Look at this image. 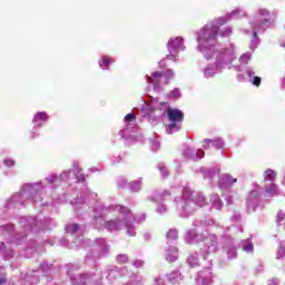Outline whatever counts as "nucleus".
I'll list each match as a JSON object with an SVG mask.
<instances>
[{
	"mask_svg": "<svg viewBox=\"0 0 285 285\" xmlns=\"http://www.w3.org/2000/svg\"><path fill=\"white\" fill-rule=\"evenodd\" d=\"M92 210L91 224L94 227L98 229L106 228L109 233H118V230L125 229L129 237L137 235V228L132 222H136V224L146 222V214L134 216L132 212L122 205L106 206L100 200H95Z\"/></svg>",
	"mask_w": 285,
	"mask_h": 285,
	"instance_id": "obj_1",
	"label": "nucleus"
},
{
	"mask_svg": "<svg viewBox=\"0 0 285 285\" xmlns=\"http://www.w3.org/2000/svg\"><path fill=\"white\" fill-rule=\"evenodd\" d=\"M215 222L213 219H203L199 225H196L194 229L188 230L185 234V242L187 244H199L205 242V246L200 248V255L203 258L208 259L210 255H215L219 250V243L217 242V235H208L206 226H213Z\"/></svg>",
	"mask_w": 285,
	"mask_h": 285,
	"instance_id": "obj_2",
	"label": "nucleus"
},
{
	"mask_svg": "<svg viewBox=\"0 0 285 285\" xmlns=\"http://www.w3.org/2000/svg\"><path fill=\"white\" fill-rule=\"evenodd\" d=\"M224 26L219 18L207 22L203 28L196 31L197 52H202L204 59H210L213 55H217V37H219V28Z\"/></svg>",
	"mask_w": 285,
	"mask_h": 285,
	"instance_id": "obj_3",
	"label": "nucleus"
},
{
	"mask_svg": "<svg viewBox=\"0 0 285 285\" xmlns=\"http://www.w3.org/2000/svg\"><path fill=\"white\" fill-rule=\"evenodd\" d=\"M277 17V11H269L266 8H259L256 11V20L249 22V28L243 29L244 35L252 37L249 48L250 50L257 49L259 46V37L266 32L273 23H275V18Z\"/></svg>",
	"mask_w": 285,
	"mask_h": 285,
	"instance_id": "obj_4",
	"label": "nucleus"
},
{
	"mask_svg": "<svg viewBox=\"0 0 285 285\" xmlns=\"http://www.w3.org/2000/svg\"><path fill=\"white\" fill-rule=\"evenodd\" d=\"M46 187L41 181L33 184H26L20 193L13 194L6 203V208H23L28 204H41Z\"/></svg>",
	"mask_w": 285,
	"mask_h": 285,
	"instance_id": "obj_5",
	"label": "nucleus"
},
{
	"mask_svg": "<svg viewBox=\"0 0 285 285\" xmlns=\"http://www.w3.org/2000/svg\"><path fill=\"white\" fill-rule=\"evenodd\" d=\"M237 59V53L235 52V45H229L228 47L220 48L217 53H214L207 61L214 60V63H208L202 69L203 77L205 79H213L217 72H224V70H230L233 68V61Z\"/></svg>",
	"mask_w": 285,
	"mask_h": 285,
	"instance_id": "obj_6",
	"label": "nucleus"
},
{
	"mask_svg": "<svg viewBox=\"0 0 285 285\" xmlns=\"http://www.w3.org/2000/svg\"><path fill=\"white\" fill-rule=\"evenodd\" d=\"M206 204V197L202 193L191 191L189 188H184L181 195L174 198V206L180 217H190L197 206L203 208Z\"/></svg>",
	"mask_w": 285,
	"mask_h": 285,
	"instance_id": "obj_7",
	"label": "nucleus"
},
{
	"mask_svg": "<svg viewBox=\"0 0 285 285\" xmlns=\"http://www.w3.org/2000/svg\"><path fill=\"white\" fill-rule=\"evenodd\" d=\"M78 271L79 266L75 264L67 265V275L72 285L90 284V282H94V285H107L106 283L101 282L104 279V272L101 268L97 267L95 271L86 274H77Z\"/></svg>",
	"mask_w": 285,
	"mask_h": 285,
	"instance_id": "obj_8",
	"label": "nucleus"
},
{
	"mask_svg": "<svg viewBox=\"0 0 285 285\" xmlns=\"http://www.w3.org/2000/svg\"><path fill=\"white\" fill-rule=\"evenodd\" d=\"M168 112H170V105L164 101L159 102V99L156 98L151 100V105H147L144 117H147L150 124H159L161 119L168 117Z\"/></svg>",
	"mask_w": 285,
	"mask_h": 285,
	"instance_id": "obj_9",
	"label": "nucleus"
},
{
	"mask_svg": "<svg viewBox=\"0 0 285 285\" xmlns=\"http://www.w3.org/2000/svg\"><path fill=\"white\" fill-rule=\"evenodd\" d=\"M20 224L24 227L28 233H39V228L50 230L57 223L52 218H43L41 215L38 217H21Z\"/></svg>",
	"mask_w": 285,
	"mask_h": 285,
	"instance_id": "obj_10",
	"label": "nucleus"
},
{
	"mask_svg": "<svg viewBox=\"0 0 285 285\" xmlns=\"http://www.w3.org/2000/svg\"><path fill=\"white\" fill-rule=\"evenodd\" d=\"M65 230L67 235H70V238H67L68 243L71 242L69 248H86L92 244L90 239H83V227L79 224L67 225Z\"/></svg>",
	"mask_w": 285,
	"mask_h": 285,
	"instance_id": "obj_11",
	"label": "nucleus"
},
{
	"mask_svg": "<svg viewBox=\"0 0 285 285\" xmlns=\"http://www.w3.org/2000/svg\"><path fill=\"white\" fill-rule=\"evenodd\" d=\"M170 195H175V187L165 190L155 189L148 196L149 202L156 204V213L158 215H166V213H168V206L164 204V202H166Z\"/></svg>",
	"mask_w": 285,
	"mask_h": 285,
	"instance_id": "obj_12",
	"label": "nucleus"
},
{
	"mask_svg": "<svg viewBox=\"0 0 285 285\" xmlns=\"http://www.w3.org/2000/svg\"><path fill=\"white\" fill-rule=\"evenodd\" d=\"M108 253H110V245L106 242V238H97L92 246V252L86 255L85 262L87 264H90V262L95 263L96 259L106 257Z\"/></svg>",
	"mask_w": 285,
	"mask_h": 285,
	"instance_id": "obj_13",
	"label": "nucleus"
},
{
	"mask_svg": "<svg viewBox=\"0 0 285 285\" xmlns=\"http://www.w3.org/2000/svg\"><path fill=\"white\" fill-rule=\"evenodd\" d=\"M167 118L170 121V124L166 126L167 135H175V132H179L184 121V111L170 108L169 112L167 114Z\"/></svg>",
	"mask_w": 285,
	"mask_h": 285,
	"instance_id": "obj_14",
	"label": "nucleus"
},
{
	"mask_svg": "<svg viewBox=\"0 0 285 285\" xmlns=\"http://www.w3.org/2000/svg\"><path fill=\"white\" fill-rule=\"evenodd\" d=\"M168 56L167 59L169 61H177L179 57V52L186 50V46H184V38L183 37H175L170 38L167 42Z\"/></svg>",
	"mask_w": 285,
	"mask_h": 285,
	"instance_id": "obj_15",
	"label": "nucleus"
},
{
	"mask_svg": "<svg viewBox=\"0 0 285 285\" xmlns=\"http://www.w3.org/2000/svg\"><path fill=\"white\" fill-rule=\"evenodd\" d=\"M173 77H175V72L168 69L164 73L155 71L150 76H146V81L147 83H153L154 88L157 89L161 86L164 80L165 83H168V79H173Z\"/></svg>",
	"mask_w": 285,
	"mask_h": 285,
	"instance_id": "obj_16",
	"label": "nucleus"
},
{
	"mask_svg": "<svg viewBox=\"0 0 285 285\" xmlns=\"http://www.w3.org/2000/svg\"><path fill=\"white\" fill-rule=\"evenodd\" d=\"M244 73H240L237 76L238 81H242L243 79H248L253 86H261L262 78L259 76H255V69L253 67H245L243 69Z\"/></svg>",
	"mask_w": 285,
	"mask_h": 285,
	"instance_id": "obj_17",
	"label": "nucleus"
},
{
	"mask_svg": "<svg viewBox=\"0 0 285 285\" xmlns=\"http://www.w3.org/2000/svg\"><path fill=\"white\" fill-rule=\"evenodd\" d=\"M244 17H248V12H246V9L244 8H238L233 10L229 13H226L225 16L218 17V21L223 24L226 26L228 21L233 19H244Z\"/></svg>",
	"mask_w": 285,
	"mask_h": 285,
	"instance_id": "obj_18",
	"label": "nucleus"
},
{
	"mask_svg": "<svg viewBox=\"0 0 285 285\" xmlns=\"http://www.w3.org/2000/svg\"><path fill=\"white\" fill-rule=\"evenodd\" d=\"M262 191V188L256 187L253 189L246 200L247 209L249 213H255L257 210V206H259V193Z\"/></svg>",
	"mask_w": 285,
	"mask_h": 285,
	"instance_id": "obj_19",
	"label": "nucleus"
},
{
	"mask_svg": "<svg viewBox=\"0 0 285 285\" xmlns=\"http://www.w3.org/2000/svg\"><path fill=\"white\" fill-rule=\"evenodd\" d=\"M72 174V169H69L67 171H62L59 176L55 174H50L45 178L47 184H50L53 188L60 184V181H69L70 175Z\"/></svg>",
	"mask_w": 285,
	"mask_h": 285,
	"instance_id": "obj_20",
	"label": "nucleus"
},
{
	"mask_svg": "<svg viewBox=\"0 0 285 285\" xmlns=\"http://www.w3.org/2000/svg\"><path fill=\"white\" fill-rule=\"evenodd\" d=\"M48 112L46 111H38L33 115V119H32V124H33V129H32V134L33 135H38L37 130L38 128H41L43 126V124H48Z\"/></svg>",
	"mask_w": 285,
	"mask_h": 285,
	"instance_id": "obj_21",
	"label": "nucleus"
},
{
	"mask_svg": "<svg viewBox=\"0 0 285 285\" xmlns=\"http://www.w3.org/2000/svg\"><path fill=\"white\" fill-rule=\"evenodd\" d=\"M124 121L127 125L124 129L120 130L119 135L120 137L126 139V137H128V135H130V132H132L134 130L132 124L137 121V116H135V114H128L127 116H125Z\"/></svg>",
	"mask_w": 285,
	"mask_h": 285,
	"instance_id": "obj_22",
	"label": "nucleus"
},
{
	"mask_svg": "<svg viewBox=\"0 0 285 285\" xmlns=\"http://www.w3.org/2000/svg\"><path fill=\"white\" fill-rule=\"evenodd\" d=\"M196 282L198 285H210L213 282V269L210 267L204 268L198 273Z\"/></svg>",
	"mask_w": 285,
	"mask_h": 285,
	"instance_id": "obj_23",
	"label": "nucleus"
},
{
	"mask_svg": "<svg viewBox=\"0 0 285 285\" xmlns=\"http://www.w3.org/2000/svg\"><path fill=\"white\" fill-rule=\"evenodd\" d=\"M202 173L204 175V179H209V184H213V181H217L219 179V168H202Z\"/></svg>",
	"mask_w": 285,
	"mask_h": 285,
	"instance_id": "obj_24",
	"label": "nucleus"
},
{
	"mask_svg": "<svg viewBox=\"0 0 285 285\" xmlns=\"http://www.w3.org/2000/svg\"><path fill=\"white\" fill-rule=\"evenodd\" d=\"M185 157L188 159H202L204 158V151L202 149L196 150L193 147H186L184 150Z\"/></svg>",
	"mask_w": 285,
	"mask_h": 285,
	"instance_id": "obj_25",
	"label": "nucleus"
},
{
	"mask_svg": "<svg viewBox=\"0 0 285 285\" xmlns=\"http://www.w3.org/2000/svg\"><path fill=\"white\" fill-rule=\"evenodd\" d=\"M120 275H121V269H119V267L117 266L107 267L106 279H108V282H115V279H117Z\"/></svg>",
	"mask_w": 285,
	"mask_h": 285,
	"instance_id": "obj_26",
	"label": "nucleus"
},
{
	"mask_svg": "<svg viewBox=\"0 0 285 285\" xmlns=\"http://www.w3.org/2000/svg\"><path fill=\"white\" fill-rule=\"evenodd\" d=\"M265 193L266 195H269V197H279V195H284V191L279 190V187L275 183L265 186Z\"/></svg>",
	"mask_w": 285,
	"mask_h": 285,
	"instance_id": "obj_27",
	"label": "nucleus"
},
{
	"mask_svg": "<svg viewBox=\"0 0 285 285\" xmlns=\"http://www.w3.org/2000/svg\"><path fill=\"white\" fill-rule=\"evenodd\" d=\"M250 59H253V55L250 52H246L243 53L239 57V66L235 67V70H237L238 72H244V69L246 68L245 66H247L248 61H250Z\"/></svg>",
	"mask_w": 285,
	"mask_h": 285,
	"instance_id": "obj_28",
	"label": "nucleus"
},
{
	"mask_svg": "<svg viewBox=\"0 0 285 285\" xmlns=\"http://www.w3.org/2000/svg\"><path fill=\"white\" fill-rule=\"evenodd\" d=\"M206 144H212V146L216 149V150H222V148L226 147V142L224 141V138L222 137H216L214 139H206L205 140Z\"/></svg>",
	"mask_w": 285,
	"mask_h": 285,
	"instance_id": "obj_29",
	"label": "nucleus"
},
{
	"mask_svg": "<svg viewBox=\"0 0 285 285\" xmlns=\"http://www.w3.org/2000/svg\"><path fill=\"white\" fill-rule=\"evenodd\" d=\"M168 281L170 284H180V282L184 279V276L181 275V272L174 271L167 275Z\"/></svg>",
	"mask_w": 285,
	"mask_h": 285,
	"instance_id": "obj_30",
	"label": "nucleus"
},
{
	"mask_svg": "<svg viewBox=\"0 0 285 285\" xmlns=\"http://www.w3.org/2000/svg\"><path fill=\"white\" fill-rule=\"evenodd\" d=\"M115 63V59L108 56H101L99 67L101 70H109L110 65Z\"/></svg>",
	"mask_w": 285,
	"mask_h": 285,
	"instance_id": "obj_31",
	"label": "nucleus"
},
{
	"mask_svg": "<svg viewBox=\"0 0 285 285\" xmlns=\"http://www.w3.org/2000/svg\"><path fill=\"white\" fill-rule=\"evenodd\" d=\"M224 184H227V185L237 184V178H233L230 174H225L222 176V179L219 180L218 185L220 188H224Z\"/></svg>",
	"mask_w": 285,
	"mask_h": 285,
	"instance_id": "obj_32",
	"label": "nucleus"
},
{
	"mask_svg": "<svg viewBox=\"0 0 285 285\" xmlns=\"http://www.w3.org/2000/svg\"><path fill=\"white\" fill-rule=\"evenodd\" d=\"M264 181H271V184L275 183V179H277V173L273 169H266L263 173Z\"/></svg>",
	"mask_w": 285,
	"mask_h": 285,
	"instance_id": "obj_33",
	"label": "nucleus"
},
{
	"mask_svg": "<svg viewBox=\"0 0 285 285\" xmlns=\"http://www.w3.org/2000/svg\"><path fill=\"white\" fill-rule=\"evenodd\" d=\"M177 257H178L177 247L170 246L167 249V254H166L167 262H177Z\"/></svg>",
	"mask_w": 285,
	"mask_h": 285,
	"instance_id": "obj_34",
	"label": "nucleus"
},
{
	"mask_svg": "<svg viewBox=\"0 0 285 285\" xmlns=\"http://www.w3.org/2000/svg\"><path fill=\"white\" fill-rule=\"evenodd\" d=\"M72 173L77 181H86V176L83 175V173H81V169L79 168V165H77V163H73Z\"/></svg>",
	"mask_w": 285,
	"mask_h": 285,
	"instance_id": "obj_35",
	"label": "nucleus"
},
{
	"mask_svg": "<svg viewBox=\"0 0 285 285\" xmlns=\"http://www.w3.org/2000/svg\"><path fill=\"white\" fill-rule=\"evenodd\" d=\"M210 202H212L213 208H216V210H222V206H224V203L219 198V195L213 194L210 196Z\"/></svg>",
	"mask_w": 285,
	"mask_h": 285,
	"instance_id": "obj_36",
	"label": "nucleus"
},
{
	"mask_svg": "<svg viewBox=\"0 0 285 285\" xmlns=\"http://www.w3.org/2000/svg\"><path fill=\"white\" fill-rule=\"evenodd\" d=\"M142 181V178H138L129 183V189L131 190V193H139V190H141Z\"/></svg>",
	"mask_w": 285,
	"mask_h": 285,
	"instance_id": "obj_37",
	"label": "nucleus"
},
{
	"mask_svg": "<svg viewBox=\"0 0 285 285\" xmlns=\"http://www.w3.org/2000/svg\"><path fill=\"white\" fill-rule=\"evenodd\" d=\"M71 205L73 206L75 210H81V208H86V199L83 197H77L76 199L71 200Z\"/></svg>",
	"mask_w": 285,
	"mask_h": 285,
	"instance_id": "obj_38",
	"label": "nucleus"
},
{
	"mask_svg": "<svg viewBox=\"0 0 285 285\" xmlns=\"http://www.w3.org/2000/svg\"><path fill=\"white\" fill-rule=\"evenodd\" d=\"M224 249L227 253V259H235V257H237V249L235 248V245H226Z\"/></svg>",
	"mask_w": 285,
	"mask_h": 285,
	"instance_id": "obj_39",
	"label": "nucleus"
},
{
	"mask_svg": "<svg viewBox=\"0 0 285 285\" xmlns=\"http://www.w3.org/2000/svg\"><path fill=\"white\" fill-rule=\"evenodd\" d=\"M0 250H1V253H3L6 259H10V258L14 257V253L12 252V249L10 247L8 248V245H6V243H1Z\"/></svg>",
	"mask_w": 285,
	"mask_h": 285,
	"instance_id": "obj_40",
	"label": "nucleus"
},
{
	"mask_svg": "<svg viewBox=\"0 0 285 285\" xmlns=\"http://www.w3.org/2000/svg\"><path fill=\"white\" fill-rule=\"evenodd\" d=\"M240 247H242V250H244L245 253H253L254 250L253 242H250V238L242 240Z\"/></svg>",
	"mask_w": 285,
	"mask_h": 285,
	"instance_id": "obj_41",
	"label": "nucleus"
},
{
	"mask_svg": "<svg viewBox=\"0 0 285 285\" xmlns=\"http://www.w3.org/2000/svg\"><path fill=\"white\" fill-rule=\"evenodd\" d=\"M187 264H188L191 268H195V266H199V256L197 255V253L191 254V255L187 258Z\"/></svg>",
	"mask_w": 285,
	"mask_h": 285,
	"instance_id": "obj_42",
	"label": "nucleus"
},
{
	"mask_svg": "<svg viewBox=\"0 0 285 285\" xmlns=\"http://www.w3.org/2000/svg\"><path fill=\"white\" fill-rule=\"evenodd\" d=\"M284 257H285V240H282L278 244V250H277V254H276V258L284 259Z\"/></svg>",
	"mask_w": 285,
	"mask_h": 285,
	"instance_id": "obj_43",
	"label": "nucleus"
},
{
	"mask_svg": "<svg viewBox=\"0 0 285 285\" xmlns=\"http://www.w3.org/2000/svg\"><path fill=\"white\" fill-rule=\"evenodd\" d=\"M158 170L161 174L163 179H166V177H168L169 171H168V167H166V164L159 163Z\"/></svg>",
	"mask_w": 285,
	"mask_h": 285,
	"instance_id": "obj_44",
	"label": "nucleus"
},
{
	"mask_svg": "<svg viewBox=\"0 0 285 285\" xmlns=\"http://www.w3.org/2000/svg\"><path fill=\"white\" fill-rule=\"evenodd\" d=\"M166 237L169 242H175L179 237L177 229H169Z\"/></svg>",
	"mask_w": 285,
	"mask_h": 285,
	"instance_id": "obj_45",
	"label": "nucleus"
},
{
	"mask_svg": "<svg viewBox=\"0 0 285 285\" xmlns=\"http://www.w3.org/2000/svg\"><path fill=\"white\" fill-rule=\"evenodd\" d=\"M218 35L220 37H230L233 35V28L232 27H225L223 29H218Z\"/></svg>",
	"mask_w": 285,
	"mask_h": 285,
	"instance_id": "obj_46",
	"label": "nucleus"
},
{
	"mask_svg": "<svg viewBox=\"0 0 285 285\" xmlns=\"http://www.w3.org/2000/svg\"><path fill=\"white\" fill-rule=\"evenodd\" d=\"M150 144H151V150L154 153H157V150L161 148V142L159 141V139H150Z\"/></svg>",
	"mask_w": 285,
	"mask_h": 285,
	"instance_id": "obj_47",
	"label": "nucleus"
},
{
	"mask_svg": "<svg viewBox=\"0 0 285 285\" xmlns=\"http://www.w3.org/2000/svg\"><path fill=\"white\" fill-rule=\"evenodd\" d=\"M116 261L118 262V264H128V255L126 254H119L117 257H116Z\"/></svg>",
	"mask_w": 285,
	"mask_h": 285,
	"instance_id": "obj_48",
	"label": "nucleus"
},
{
	"mask_svg": "<svg viewBox=\"0 0 285 285\" xmlns=\"http://www.w3.org/2000/svg\"><path fill=\"white\" fill-rule=\"evenodd\" d=\"M284 219H285V212L279 210L276 216V222H277L278 226H282L284 224Z\"/></svg>",
	"mask_w": 285,
	"mask_h": 285,
	"instance_id": "obj_49",
	"label": "nucleus"
},
{
	"mask_svg": "<svg viewBox=\"0 0 285 285\" xmlns=\"http://www.w3.org/2000/svg\"><path fill=\"white\" fill-rule=\"evenodd\" d=\"M179 97H181V91L177 88L169 94V99H179Z\"/></svg>",
	"mask_w": 285,
	"mask_h": 285,
	"instance_id": "obj_50",
	"label": "nucleus"
},
{
	"mask_svg": "<svg viewBox=\"0 0 285 285\" xmlns=\"http://www.w3.org/2000/svg\"><path fill=\"white\" fill-rule=\"evenodd\" d=\"M154 285H167L166 279L161 276H157L154 278Z\"/></svg>",
	"mask_w": 285,
	"mask_h": 285,
	"instance_id": "obj_51",
	"label": "nucleus"
},
{
	"mask_svg": "<svg viewBox=\"0 0 285 285\" xmlns=\"http://www.w3.org/2000/svg\"><path fill=\"white\" fill-rule=\"evenodd\" d=\"M3 164H4V166H7V168H12L16 165L14 159H12V158H6L3 160Z\"/></svg>",
	"mask_w": 285,
	"mask_h": 285,
	"instance_id": "obj_52",
	"label": "nucleus"
},
{
	"mask_svg": "<svg viewBox=\"0 0 285 285\" xmlns=\"http://www.w3.org/2000/svg\"><path fill=\"white\" fill-rule=\"evenodd\" d=\"M125 285H144V281L141 279V277H136V279L130 281L129 283H127Z\"/></svg>",
	"mask_w": 285,
	"mask_h": 285,
	"instance_id": "obj_53",
	"label": "nucleus"
},
{
	"mask_svg": "<svg viewBox=\"0 0 285 285\" xmlns=\"http://www.w3.org/2000/svg\"><path fill=\"white\" fill-rule=\"evenodd\" d=\"M132 265L135 268H141V266H144V261L136 259L134 261Z\"/></svg>",
	"mask_w": 285,
	"mask_h": 285,
	"instance_id": "obj_54",
	"label": "nucleus"
},
{
	"mask_svg": "<svg viewBox=\"0 0 285 285\" xmlns=\"http://www.w3.org/2000/svg\"><path fill=\"white\" fill-rule=\"evenodd\" d=\"M41 268H42V271H50V268H52V265H50V264H48V263H43V264L41 265Z\"/></svg>",
	"mask_w": 285,
	"mask_h": 285,
	"instance_id": "obj_55",
	"label": "nucleus"
},
{
	"mask_svg": "<svg viewBox=\"0 0 285 285\" xmlns=\"http://www.w3.org/2000/svg\"><path fill=\"white\" fill-rule=\"evenodd\" d=\"M210 144H212V142H206V139H204L202 147H203L205 150H208V148H210Z\"/></svg>",
	"mask_w": 285,
	"mask_h": 285,
	"instance_id": "obj_56",
	"label": "nucleus"
},
{
	"mask_svg": "<svg viewBox=\"0 0 285 285\" xmlns=\"http://www.w3.org/2000/svg\"><path fill=\"white\" fill-rule=\"evenodd\" d=\"M269 285H279V279L278 278L271 279Z\"/></svg>",
	"mask_w": 285,
	"mask_h": 285,
	"instance_id": "obj_57",
	"label": "nucleus"
},
{
	"mask_svg": "<svg viewBox=\"0 0 285 285\" xmlns=\"http://www.w3.org/2000/svg\"><path fill=\"white\" fill-rule=\"evenodd\" d=\"M256 273H264V266L263 265H258L256 267Z\"/></svg>",
	"mask_w": 285,
	"mask_h": 285,
	"instance_id": "obj_58",
	"label": "nucleus"
},
{
	"mask_svg": "<svg viewBox=\"0 0 285 285\" xmlns=\"http://www.w3.org/2000/svg\"><path fill=\"white\" fill-rule=\"evenodd\" d=\"M121 163V156H118L117 158L112 159V164H120Z\"/></svg>",
	"mask_w": 285,
	"mask_h": 285,
	"instance_id": "obj_59",
	"label": "nucleus"
},
{
	"mask_svg": "<svg viewBox=\"0 0 285 285\" xmlns=\"http://www.w3.org/2000/svg\"><path fill=\"white\" fill-rule=\"evenodd\" d=\"M225 202H227V204H233V197L230 196L225 197Z\"/></svg>",
	"mask_w": 285,
	"mask_h": 285,
	"instance_id": "obj_60",
	"label": "nucleus"
},
{
	"mask_svg": "<svg viewBox=\"0 0 285 285\" xmlns=\"http://www.w3.org/2000/svg\"><path fill=\"white\" fill-rule=\"evenodd\" d=\"M7 230H14V225H7L4 226Z\"/></svg>",
	"mask_w": 285,
	"mask_h": 285,
	"instance_id": "obj_61",
	"label": "nucleus"
},
{
	"mask_svg": "<svg viewBox=\"0 0 285 285\" xmlns=\"http://www.w3.org/2000/svg\"><path fill=\"white\" fill-rule=\"evenodd\" d=\"M3 284H6V277L1 276L0 277V285H3Z\"/></svg>",
	"mask_w": 285,
	"mask_h": 285,
	"instance_id": "obj_62",
	"label": "nucleus"
},
{
	"mask_svg": "<svg viewBox=\"0 0 285 285\" xmlns=\"http://www.w3.org/2000/svg\"><path fill=\"white\" fill-rule=\"evenodd\" d=\"M118 186H121V187L126 186V180H122V184L119 183Z\"/></svg>",
	"mask_w": 285,
	"mask_h": 285,
	"instance_id": "obj_63",
	"label": "nucleus"
},
{
	"mask_svg": "<svg viewBox=\"0 0 285 285\" xmlns=\"http://www.w3.org/2000/svg\"><path fill=\"white\" fill-rule=\"evenodd\" d=\"M282 48H285V40L281 43Z\"/></svg>",
	"mask_w": 285,
	"mask_h": 285,
	"instance_id": "obj_64",
	"label": "nucleus"
}]
</instances>
